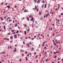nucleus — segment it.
<instances>
[{"instance_id": "nucleus-1", "label": "nucleus", "mask_w": 63, "mask_h": 63, "mask_svg": "<svg viewBox=\"0 0 63 63\" xmlns=\"http://www.w3.org/2000/svg\"><path fill=\"white\" fill-rule=\"evenodd\" d=\"M60 24V23L59 22H57V23H56V25L57 26H59Z\"/></svg>"}, {"instance_id": "nucleus-2", "label": "nucleus", "mask_w": 63, "mask_h": 63, "mask_svg": "<svg viewBox=\"0 0 63 63\" xmlns=\"http://www.w3.org/2000/svg\"><path fill=\"white\" fill-rule=\"evenodd\" d=\"M49 30L50 31L51 30V31H52V28H51V27L50 28H49Z\"/></svg>"}, {"instance_id": "nucleus-3", "label": "nucleus", "mask_w": 63, "mask_h": 63, "mask_svg": "<svg viewBox=\"0 0 63 63\" xmlns=\"http://www.w3.org/2000/svg\"><path fill=\"white\" fill-rule=\"evenodd\" d=\"M28 10L27 9L25 10L24 11V12H27Z\"/></svg>"}, {"instance_id": "nucleus-4", "label": "nucleus", "mask_w": 63, "mask_h": 63, "mask_svg": "<svg viewBox=\"0 0 63 63\" xmlns=\"http://www.w3.org/2000/svg\"><path fill=\"white\" fill-rule=\"evenodd\" d=\"M46 42H47V41H46L45 42H44L43 43V44H42V46H43V47H44V46H45V45H44L45 44H44V43H46Z\"/></svg>"}, {"instance_id": "nucleus-5", "label": "nucleus", "mask_w": 63, "mask_h": 63, "mask_svg": "<svg viewBox=\"0 0 63 63\" xmlns=\"http://www.w3.org/2000/svg\"><path fill=\"white\" fill-rule=\"evenodd\" d=\"M60 5H59V4L58 5V9H59V8H60Z\"/></svg>"}, {"instance_id": "nucleus-6", "label": "nucleus", "mask_w": 63, "mask_h": 63, "mask_svg": "<svg viewBox=\"0 0 63 63\" xmlns=\"http://www.w3.org/2000/svg\"><path fill=\"white\" fill-rule=\"evenodd\" d=\"M37 3H40V0H38L37 2Z\"/></svg>"}, {"instance_id": "nucleus-7", "label": "nucleus", "mask_w": 63, "mask_h": 63, "mask_svg": "<svg viewBox=\"0 0 63 63\" xmlns=\"http://www.w3.org/2000/svg\"><path fill=\"white\" fill-rule=\"evenodd\" d=\"M33 17L31 19V21H33Z\"/></svg>"}, {"instance_id": "nucleus-8", "label": "nucleus", "mask_w": 63, "mask_h": 63, "mask_svg": "<svg viewBox=\"0 0 63 63\" xmlns=\"http://www.w3.org/2000/svg\"><path fill=\"white\" fill-rule=\"evenodd\" d=\"M16 35H14V37H15V39H16V38H17V37H16Z\"/></svg>"}, {"instance_id": "nucleus-9", "label": "nucleus", "mask_w": 63, "mask_h": 63, "mask_svg": "<svg viewBox=\"0 0 63 63\" xmlns=\"http://www.w3.org/2000/svg\"><path fill=\"white\" fill-rule=\"evenodd\" d=\"M9 29H10V30H12V28H11V27H10L9 28Z\"/></svg>"}, {"instance_id": "nucleus-10", "label": "nucleus", "mask_w": 63, "mask_h": 63, "mask_svg": "<svg viewBox=\"0 0 63 63\" xmlns=\"http://www.w3.org/2000/svg\"><path fill=\"white\" fill-rule=\"evenodd\" d=\"M24 33H25V35L26 34V31H25Z\"/></svg>"}, {"instance_id": "nucleus-11", "label": "nucleus", "mask_w": 63, "mask_h": 63, "mask_svg": "<svg viewBox=\"0 0 63 63\" xmlns=\"http://www.w3.org/2000/svg\"><path fill=\"white\" fill-rule=\"evenodd\" d=\"M7 7H8V9H10V6H7Z\"/></svg>"}, {"instance_id": "nucleus-12", "label": "nucleus", "mask_w": 63, "mask_h": 63, "mask_svg": "<svg viewBox=\"0 0 63 63\" xmlns=\"http://www.w3.org/2000/svg\"><path fill=\"white\" fill-rule=\"evenodd\" d=\"M32 17V15H31L29 16V17H30V18Z\"/></svg>"}, {"instance_id": "nucleus-13", "label": "nucleus", "mask_w": 63, "mask_h": 63, "mask_svg": "<svg viewBox=\"0 0 63 63\" xmlns=\"http://www.w3.org/2000/svg\"><path fill=\"white\" fill-rule=\"evenodd\" d=\"M20 50L21 51H22V52H24V51H23V50L21 49Z\"/></svg>"}, {"instance_id": "nucleus-14", "label": "nucleus", "mask_w": 63, "mask_h": 63, "mask_svg": "<svg viewBox=\"0 0 63 63\" xmlns=\"http://www.w3.org/2000/svg\"><path fill=\"white\" fill-rule=\"evenodd\" d=\"M16 32H14L12 33L13 34H16Z\"/></svg>"}, {"instance_id": "nucleus-15", "label": "nucleus", "mask_w": 63, "mask_h": 63, "mask_svg": "<svg viewBox=\"0 0 63 63\" xmlns=\"http://www.w3.org/2000/svg\"><path fill=\"white\" fill-rule=\"evenodd\" d=\"M4 30H5V29H6V27H5V26H4Z\"/></svg>"}, {"instance_id": "nucleus-16", "label": "nucleus", "mask_w": 63, "mask_h": 63, "mask_svg": "<svg viewBox=\"0 0 63 63\" xmlns=\"http://www.w3.org/2000/svg\"><path fill=\"white\" fill-rule=\"evenodd\" d=\"M17 23L15 25V27H16L17 26Z\"/></svg>"}, {"instance_id": "nucleus-17", "label": "nucleus", "mask_w": 63, "mask_h": 63, "mask_svg": "<svg viewBox=\"0 0 63 63\" xmlns=\"http://www.w3.org/2000/svg\"><path fill=\"white\" fill-rule=\"evenodd\" d=\"M2 54H5V51H3V52H2Z\"/></svg>"}, {"instance_id": "nucleus-18", "label": "nucleus", "mask_w": 63, "mask_h": 63, "mask_svg": "<svg viewBox=\"0 0 63 63\" xmlns=\"http://www.w3.org/2000/svg\"><path fill=\"white\" fill-rule=\"evenodd\" d=\"M27 47H29V44H27Z\"/></svg>"}, {"instance_id": "nucleus-19", "label": "nucleus", "mask_w": 63, "mask_h": 63, "mask_svg": "<svg viewBox=\"0 0 63 63\" xmlns=\"http://www.w3.org/2000/svg\"><path fill=\"white\" fill-rule=\"evenodd\" d=\"M26 59L27 61H28V59H27V57H26Z\"/></svg>"}, {"instance_id": "nucleus-20", "label": "nucleus", "mask_w": 63, "mask_h": 63, "mask_svg": "<svg viewBox=\"0 0 63 63\" xmlns=\"http://www.w3.org/2000/svg\"><path fill=\"white\" fill-rule=\"evenodd\" d=\"M41 12H40L39 13V14L40 15H41Z\"/></svg>"}, {"instance_id": "nucleus-21", "label": "nucleus", "mask_w": 63, "mask_h": 63, "mask_svg": "<svg viewBox=\"0 0 63 63\" xmlns=\"http://www.w3.org/2000/svg\"><path fill=\"white\" fill-rule=\"evenodd\" d=\"M46 5H47V3H46V4L45 5V8H46Z\"/></svg>"}, {"instance_id": "nucleus-22", "label": "nucleus", "mask_w": 63, "mask_h": 63, "mask_svg": "<svg viewBox=\"0 0 63 63\" xmlns=\"http://www.w3.org/2000/svg\"><path fill=\"white\" fill-rule=\"evenodd\" d=\"M10 38L11 39H13V37L12 36H11L10 37Z\"/></svg>"}, {"instance_id": "nucleus-23", "label": "nucleus", "mask_w": 63, "mask_h": 63, "mask_svg": "<svg viewBox=\"0 0 63 63\" xmlns=\"http://www.w3.org/2000/svg\"><path fill=\"white\" fill-rule=\"evenodd\" d=\"M31 49H32V50H34V48H33V47H32Z\"/></svg>"}, {"instance_id": "nucleus-24", "label": "nucleus", "mask_w": 63, "mask_h": 63, "mask_svg": "<svg viewBox=\"0 0 63 63\" xmlns=\"http://www.w3.org/2000/svg\"><path fill=\"white\" fill-rule=\"evenodd\" d=\"M11 31L12 32H14L15 31V30H11Z\"/></svg>"}, {"instance_id": "nucleus-25", "label": "nucleus", "mask_w": 63, "mask_h": 63, "mask_svg": "<svg viewBox=\"0 0 63 63\" xmlns=\"http://www.w3.org/2000/svg\"><path fill=\"white\" fill-rule=\"evenodd\" d=\"M27 19L28 20H29V17H27Z\"/></svg>"}, {"instance_id": "nucleus-26", "label": "nucleus", "mask_w": 63, "mask_h": 63, "mask_svg": "<svg viewBox=\"0 0 63 63\" xmlns=\"http://www.w3.org/2000/svg\"><path fill=\"white\" fill-rule=\"evenodd\" d=\"M60 43V42L59 41H57V44H59V43Z\"/></svg>"}, {"instance_id": "nucleus-27", "label": "nucleus", "mask_w": 63, "mask_h": 63, "mask_svg": "<svg viewBox=\"0 0 63 63\" xmlns=\"http://www.w3.org/2000/svg\"><path fill=\"white\" fill-rule=\"evenodd\" d=\"M12 21V19H10L9 20V22H10V21Z\"/></svg>"}, {"instance_id": "nucleus-28", "label": "nucleus", "mask_w": 63, "mask_h": 63, "mask_svg": "<svg viewBox=\"0 0 63 63\" xmlns=\"http://www.w3.org/2000/svg\"><path fill=\"white\" fill-rule=\"evenodd\" d=\"M6 40H8V41H9V40H9V39L8 38H6Z\"/></svg>"}, {"instance_id": "nucleus-29", "label": "nucleus", "mask_w": 63, "mask_h": 63, "mask_svg": "<svg viewBox=\"0 0 63 63\" xmlns=\"http://www.w3.org/2000/svg\"><path fill=\"white\" fill-rule=\"evenodd\" d=\"M56 46H56V47L57 48H58V46L57 45Z\"/></svg>"}, {"instance_id": "nucleus-30", "label": "nucleus", "mask_w": 63, "mask_h": 63, "mask_svg": "<svg viewBox=\"0 0 63 63\" xmlns=\"http://www.w3.org/2000/svg\"><path fill=\"white\" fill-rule=\"evenodd\" d=\"M16 50H14V52H16Z\"/></svg>"}, {"instance_id": "nucleus-31", "label": "nucleus", "mask_w": 63, "mask_h": 63, "mask_svg": "<svg viewBox=\"0 0 63 63\" xmlns=\"http://www.w3.org/2000/svg\"><path fill=\"white\" fill-rule=\"evenodd\" d=\"M10 34H11L10 32L9 33L7 34V35H10Z\"/></svg>"}, {"instance_id": "nucleus-32", "label": "nucleus", "mask_w": 63, "mask_h": 63, "mask_svg": "<svg viewBox=\"0 0 63 63\" xmlns=\"http://www.w3.org/2000/svg\"><path fill=\"white\" fill-rule=\"evenodd\" d=\"M1 20H3V18H2L1 19Z\"/></svg>"}, {"instance_id": "nucleus-33", "label": "nucleus", "mask_w": 63, "mask_h": 63, "mask_svg": "<svg viewBox=\"0 0 63 63\" xmlns=\"http://www.w3.org/2000/svg\"><path fill=\"white\" fill-rule=\"evenodd\" d=\"M35 10H36V9H37V7H36V6H35Z\"/></svg>"}, {"instance_id": "nucleus-34", "label": "nucleus", "mask_w": 63, "mask_h": 63, "mask_svg": "<svg viewBox=\"0 0 63 63\" xmlns=\"http://www.w3.org/2000/svg\"><path fill=\"white\" fill-rule=\"evenodd\" d=\"M25 54H27V52L25 51Z\"/></svg>"}, {"instance_id": "nucleus-35", "label": "nucleus", "mask_w": 63, "mask_h": 63, "mask_svg": "<svg viewBox=\"0 0 63 63\" xmlns=\"http://www.w3.org/2000/svg\"><path fill=\"white\" fill-rule=\"evenodd\" d=\"M24 26H25V27H26V26H27L26 25H24Z\"/></svg>"}, {"instance_id": "nucleus-36", "label": "nucleus", "mask_w": 63, "mask_h": 63, "mask_svg": "<svg viewBox=\"0 0 63 63\" xmlns=\"http://www.w3.org/2000/svg\"><path fill=\"white\" fill-rule=\"evenodd\" d=\"M41 35L42 36H43V38H44V35H42V34H41Z\"/></svg>"}, {"instance_id": "nucleus-37", "label": "nucleus", "mask_w": 63, "mask_h": 63, "mask_svg": "<svg viewBox=\"0 0 63 63\" xmlns=\"http://www.w3.org/2000/svg\"><path fill=\"white\" fill-rule=\"evenodd\" d=\"M19 32V31H17L16 32V33H18Z\"/></svg>"}, {"instance_id": "nucleus-38", "label": "nucleus", "mask_w": 63, "mask_h": 63, "mask_svg": "<svg viewBox=\"0 0 63 63\" xmlns=\"http://www.w3.org/2000/svg\"><path fill=\"white\" fill-rule=\"evenodd\" d=\"M23 44H24V45L25 44V42H24V41H23Z\"/></svg>"}, {"instance_id": "nucleus-39", "label": "nucleus", "mask_w": 63, "mask_h": 63, "mask_svg": "<svg viewBox=\"0 0 63 63\" xmlns=\"http://www.w3.org/2000/svg\"><path fill=\"white\" fill-rule=\"evenodd\" d=\"M34 1L35 2H37V0H34Z\"/></svg>"}, {"instance_id": "nucleus-40", "label": "nucleus", "mask_w": 63, "mask_h": 63, "mask_svg": "<svg viewBox=\"0 0 63 63\" xmlns=\"http://www.w3.org/2000/svg\"><path fill=\"white\" fill-rule=\"evenodd\" d=\"M38 11H39V10L38 9V8L37 9V12H38Z\"/></svg>"}, {"instance_id": "nucleus-41", "label": "nucleus", "mask_w": 63, "mask_h": 63, "mask_svg": "<svg viewBox=\"0 0 63 63\" xmlns=\"http://www.w3.org/2000/svg\"><path fill=\"white\" fill-rule=\"evenodd\" d=\"M15 8H16V7H17V6H16L15 5Z\"/></svg>"}, {"instance_id": "nucleus-42", "label": "nucleus", "mask_w": 63, "mask_h": 63, "mask_svg": "<svg viewBox=\"0 0 63 63\" xmlns=\"http://www.w3.org/2000/svg\"><path fill=\"white\" fill-rule=\"evenodd\" d=\"M57 56L56 55V56H55V57H55V58H56Z\"/></svg>"}, {"instance_id": "nucleus-43", "label": "nucleus", "mask_w": 63, "mask_h": 63, "mask_svg": "<svg viewBox=\"0 0 63 63\" xmlns=\"http://www.w3.org/2000/svg\"><path fill=\"white\" fill-rule=\"evenodd\" d=\"M54 44L55 45V46H56V44L55 43H54Z\"/></svg>"}, {"instance_id": "nucleus-44", "label": "nucleus", "mask_w": 63, "mask_h": 63, "mask_svg": "<svg viewBox=\"0 0 63 63\" xmlns=\"http://www.w3.org/2000/svg\"><path fill=\"white\" fill-rule=\"evenodd\" d=\"M42 2L43 3H45V1H42Z\"/></svg>"}, {"instance_id": "nucleus-45", "label": "nucleus", "mask_w": 63, "mask_h": 63, "mask_svg": "<svg viewBox=\"0 0 63 63\" xmlns=\"http://www.w3.org/2000/svg\"><path fill=\"white\" fill-rule=\"evenodd\" d=\"M34 55H36V52H35L34 53Z\"/></svg>"}, {"instance_id": "nucleus-46", "label": "nucleus", "mask_w": 63, "mask_h": 63, "mask_svg": "<svg viewBox=\"0 0 63 63\" xmlns=\"http://www.w3.org/2000/svg\"><path fill=\"white\" fill-rule=\"evenodd\" d=\"M32 28H33V27L34 26H33V25H32Z\"/></svg>"}, {"instance_id": "nucleus-47", "label": "nucleus", "mask_w": 63, "mask_h": 63, "mask_svg": "<svg viewBox=\"0 0 63 63\" xmlns=\"http://www.w3.org/2000/svg\"><path fill=\"white\" fill-rule=\"evenodd\" d=\"M46 17H47V16H48V14H47L46 15Z\"/></svg>"}, {"instance_id": "nucleus-48", "label": "nucleus", "mask_w": 63, "mask_h": 63, "mask_svg": "<svg viewBox=\"0 0 63 63\" xmlns=\"http://www.w3.org/2000/svg\"><path fill=\"white\" fill-rule=\"evenodd\" d=\"M46 48V47L45 46V47L44 49H45Z\"/></svg>"}, {"instance_id": "nucleus-49", "label": "nucleus", "mask_w": 63, "mask_h": 63, "mask_svg": "<svg viewBox=\"0 0 63 63\" xmlns=\"http://www.w3.org/2000/svg\"><path fill=\"white\" fill-rule=\"evenodd\" d=\"M45 53H47V52H45V53H44V54H45Z\"/></svg>"}, {"instance_id": "nucleus-50", "label": "nucleus", "mask_w": 63, "mask_h": 63, "mask_svg": "<svg viewBox=\"0 0 63 63\" xmlns=\"http://www.w3.org/2000/svg\"><path fill=\"white\" fill-rule=\"evenodd\" d=\"M44 5H42V7H44Z\"/></svg>"}, {"instance_id": "nucleus-51", "label": "nucleus", "mask_w": 63, "mask_h": 63, "mask_svg": "<svg viewBox=\"0 0 63 63\" xmlns=\"http://www.w3.org/2000/svg\"><path fill=\"white\" fill-rule=\"evenodd\" d=\"M61 8L62 9V10H63V7H61Z\"/></svg>"}, {"instance_id": "nucleus-52", "label": "nucleus", "mask_w": 63, "mask_h": 63, "mask_svg": "<svg viewBox=\"0 0 63 63\" xmlns=\"http://www.w3.org/2000/svg\"><path fill=\"white\" fill-rule=\"evenodd\" d=\"M37 57H38V55L36 56L35 57V58H37Z\"/></svg>"}, {"instance_id": "nucleus-53", "label": "nucleus", "mask_w": 63, "mask_h": 63, "mask_svg": "<svg viewBox=\"0 0 63 63\" xmlns=\"http://www.w3.org/2000/svg\"><path fill=\"white\" fill-rule=\"evenodd\" d=\"M12 10H13V11H14V8H12Z\"/></svg>"}, {"instance_id": "nucleus-54", "label": "nucleus", "mask_w": 63, "mask_h": 63, "mask_svg": "<svg viewBox=\"0 0 63 63\" xmlns=\"http://www.w3.org/2000/svg\"><path fill=\"white\" fill-rule=\"evenodd\" d=\"M34 38H36V36H34Z\"/></svg>"}, {"instance_id": "nucleus-55", "label": "nucleus", "mask_w": 63, "mask_h": 63, "mask_svg": "<svg viewBox=\"0 0 63 63\" xmlns=\"http://www.w3.org/2000/svg\"><path fill=\"white\" fill-rule=\"evenodd\" d=\"M12 48V46H10V48Z\"/></svg>"}, {"instance_id": "nucleus-56", "label": "nucleus", "mask_w": 63, "mask_h": 63, "mask_svg": "<svg viewBox=\"0 0 63 63\" xmlns=\"http://www.w3.org/2000/svg\"><path fill=\"white\" fill-rule=\"evenodd\" d=\"M57 21H58V22H59V21H60V20H58Z\"/></svg>"}, {"instance_id": "nucleus-57", "label": "nucleus", "mask_w": 63, "mask_h": 63, "mask_svg": "<svg viewBox=\"0 0 63 63\" xmlns=\"http://www.w3.org/2000/svg\"><path fill=\"white\" fill-rule=\"evenodd\" d=\"M6 38H5L3 39V40H6Z\"/></svg>"}, {"instance_id": "nucleus-58", "label": "nucleus", "mask_w": 63, "mask_h": 63, "mask_svg": "<svg viewBox=\"0 0 63 63\" xmlns=\"http://www.w3.org/2000/svg\"><path fill=\"white\" fill-rule=\"evenodd\" d=\"M25 39H27V37H25Z\"/></svg>"}, {"instance_id": "nucleus-59", "label": "nucleus", "mask_w": 63, "mask_h": 63, "mask_svg": "<svg viewBox=\"0 0 63 63\" xmlns=\"http://www.w3.org/2000/svg\"><path fill=\"white\" fill-rule=\"evenodd\" d=\"M24 8H23V9H22V10L23 11V10H24Z\"/></svg>"}, {"instance_id": "nucleus-60", "label": "nucleus", "mask_w": 63, "mask_h": 63, "mask_svg": "<svg viewBox=\"0 0 63 63\" xmlns=\"http://www.w3.org/2000/svg\"><path fill=\"white\" fill-rule=\"evenodd\" d=\"M6 12V11H4L3 12V13H5Z\"/></svg>"}, {"instance_id": "nucleus-61", "label": "nucleus", "mask_w": 63, "mask_h": 63, "mask_svg": "<svg viewBox=\"0 0 63 63\" xmlns=\"http://www.w3.org/2000/svg\"><path fill=\"white\" fill-rule=\"evenodd\" d=\"M22 56H24V54H22Z\"/></svg>"}, {"instance_id": "nucleus-62", "label": "nucleus", "mask_w": 63, "mask_h": 63, "mask_svg": "<svg viewBox=\"0 0 63 63\" xmlns=\"http://www.w3.org/2000/svg\"><path fill=\"white\" fill-rule=\"evenodd\" d=\"M34 20H33V23H34Z\"/></svg>"}, {"instance_id": "nucleus-63", "label": "nucleus", "mask_w": 63, "mask_h": 63, "mask_svg": "<svg viewBox=\"0 0 63 63\" xmlns=\"http://www.w3.org/2000/svg\"><path fill=\"white\" fill-rule=\"evenodd\" d=\"M4 18H6V17H4Z\"/></svg>"}, {"instance_id": "nucleus-64", "label": "nucleus", "mask_w": 63, "mask_h": 63, "mask_svg": "<svg viewBox=\"0 0 63 63\" xmlns=\"http://www.w3.org/2000/svg\"><path fill=\"white\" fill-rule=\"evenodd\" d=\"M21 61V59H20V60L19 61Z\"/></svg>"}]
</instances>
